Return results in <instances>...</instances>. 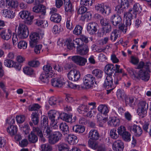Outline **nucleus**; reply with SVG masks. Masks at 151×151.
I'll use <instances>...</instances> for the list:
<instances>
[{
    "label": "nucleus",
    "mask_w": 151,
    "mask_h": 151,
    "mask_svg": "<svg viewBox=\"0 0 151 151\" xmlns=\"http://www.w3.org/2000/svg\"><path fill=\"white\" fill-rule=\"evenodd\" d=\"M23 71L26 74L31 75L33 74V70L30 67H26L23 68Z\"/></svg>",
    "instance_id": "48"
},
{
    "label": "nucleus",
    "mask_w": 151,
    "mask_h": 151,
    "mask_svg": "<svg viewBox=\"0 0 151 151\" xmlns=\"http://www.w3.org/2000/svg\"><path fill=\"white\" fill-rule=\"evenodd\" d=\"M147 104L145 101H141L138 104V108L137 109L139 110H147V108L148 104H147V106L146 107Z\"/></svg>",
    "instance_id": "47"
},
{
    "label": "nucleus",
    "mask_w": 151,
    "mask_h": 151,
    "mask_svg": "<svg viewBox=\"0 0 151 151\" xmlns=\"http://www.w3.org/2000/svg\"><path fill=\"white\" fill-rule=\"evenodd\" d=\"M129 61L132 64L136 65L139 62V59L137 58L132 56L131 57Z\"/></svg>",
    "instance_id": "60"
},
{
    "label": "nucleus",
    "mask_w": 151,
    "mask_h": 151,
    "mask_svg": "<svg viewBox=\"0 0 151 151\" xmlns=\"http://www.w3.org/2000/svg\"><path fill=\"white\" fill-rule=\"evenodd\" d=\"M68 58L71 59L74 63L80 66H84L87 62L86 58L79 55L70 56Z\"/></svg>",
    "instance_id": "5"
},
{
    "label": "nucleus",
    "mask_w": 151,
    "mask_h": 151,
    "mask_svg": "<svg viewBox=\"0 0 151 151\" xmlns=\"http://www.w3.org/2000/svg\"><path fill=\"white\" fill-rule=\"evenodd\" d=\"M58 149L59 151H69V148L67 145L62 143L59 145Z\"/></svg>",
    "instance_id": "45"
},
{
    "label": "nucleus",
    "mask_w": 151,
    "mask_h": 151,
    "mask_svg": "<svg viewBox=\"0 0 151 151\" xmlns=\"http://www.w3.org/2000/svg\"><path fill=\"white\" fill-rule=\"evenodd\" d=\"M142 10V7L138 3H135L133 5V10L134 12L136 13V12H140Z\"/></svg>",
    "instance_id": "53"
},
{
    "label": "nucleus",
    "mask_w": 151,
    "mask_h": 151,
    "mask_svg": "<svg viewBox=\"0 0 151 151\" xmlns=\"http://www.w3.org/2000/svg\"><path fill=\"white\" fill-rule=\"evenodd\" d=\"M19 15L20 17L23 19L27 21V23L30 24L34 18L33 15H31L30 12L27 11L23 10L21 11Z\"/></svg>",
    "instance_id": "8"
},
{
    "label": "nucleus",
    "mask_w": 151,
    "mask_h": 151,
    "mask_svg": "<svg viewBox=\"0 0 151 151\" xmlns=\"http://www.w3.org/2000/svg\"><path fill=\"white\" fill-rule=\"evenodd\" d=\"M66 140L70 145H74L78 141L77 137L73 134H69L66 138Z\"/></svg>",
    "instance_id": "27"
},
{
    "label": "nucleus",
    "mask_w": 151,
    "mask_h": 151,
    "mask_svg": "<svg viewBox=\"0 0 151 151\" xmlns=\"http://www.w3.org/2000/svg\"><path fill=\"white\" fill-rule=\"evenodd\" d=\"M36 24L38 26H40L41 27H47L48 25L47 21H43L42 20L37 19L36 22Z\"/></svg>",
    "instance_id": "38"
},
{
    "label": "nucleus",
    "mask_w": 151,
    "mask_h": 151,
    "mask_svg": "<svg viewBox=\"0 0 151 151\" xmlns=\"http://www.w3.org/2000/svg\"><path fill=\"white\" fill-rule=\"evenodd\" d=\"M41 151H51L52 147L48 144H45L41 146Z\"/></svg>",
    "instance_id": "44"
},
{
    "label": "nucleus",
    "mask_w": 151,
    "mask_h": 151,
    "mask_svg": "<svg viewBox=\"0 0 151 151\" xmlns=\"http://www.w3.org/2000/svg\"><path fill=\"white\" fill-rule=\"evenodd\" d=\"M18 47L19 49H25L27 46V42L24 40H22L19 42L18 43Z\"/></svg>",
    "instance_id": "42"
},
{
    "label": "nucleus",
    "mask_w": 151,
    "mask_h": 151,
    "mask_svg": "<svg viewBox=\"0 0 151 151\" xmlns=\"http://www.w3.org/2000/svg\"><path fill=\"white\" fill-rule=\"evenodd\" d=\"M80 74L79 71L77 70L70 71L68 74V78L70 80L73 81H77L80 78Z\"/></svg>",
    "instance_id": "10"
},
{
    "label": "nucleus",
    "mask_w": 151,
    "mask_h": 151,
    "mask_svg": "<svg viewBox=\"0 0 151 151\" xmlns=\"http://www.w3.org/2000/svg\"><path fill=\"white\" fill-rule=\"evenodd\" d=\"M40 108V106L38 104H35L29 106V111L37 110Z\"/></svg>",
    "instance_id": "58"
},
{
    "label": "nucleus",
    "mask_w": 151,
    "mask_h": 151,
    "mask_svg": "<svg viewBox=\"0 0 151 151\" xmlns=\"http://www.w3.org/2000/svg\"><path fill=\"white\" fill-rule=\"evenodd\" d=\"M103 71L100 70L95 69L92 71V73L97 78H101L103 74Z\"/></svg>",
    "instance_id": "35"
},
{
    "label": "nucleus",
    "mask_w": 151,
    "mask_h": 151,
    "mask_svg": "<svg viewBox=\"0 0 151 151\" xmlns=\"http://www.w3.org/2000/svg\"><path fill=\"white\" fill-rule=\"evenodd\" d=\"M99 134L98 131L95 129H91L89 133V137L93 140H96L99 139Z\"/></svg>",
    "instance_id": "26"
},
{
    "label": "nucleus",
    "mask_w": 151,
    "mask_h": 151,
    "mask_svg": "<svg viewBox=\"0 0 151 151\" xmlns=\"http://www.w3.org/2000/svg\"><path fill=\"white\" fill-rule=\"evenodd\" d=\"M44 129L43 131L44 134L47 138H48L51 135V131L48 126L44 127Z\"/></svg>",
    "instance_id": "50"
},
{
    "label": "nucleus",
    "mask_w": 151,
    "mask_h": 151,
    "mask_svg": "<svg viewBox=\"0 0 151 151\" xmlns=\"http://www.w3.org/2000/svg\"><path fill=\"white\" fill-rule=\"evenodd\" d=\"M72 115H69L64 113L60 114V118L67 122L72 123L73 122L74 119H72Z\"/></svg>",
    "instance_id": "24"
},
{
    "label": "nucleus",
    "mask_w": 151,
    "mask_h": 151,
    "mask_svg": "<svg viewBox=\"0 0 151 151\" xmlns=\"http://www.w3.org/2000/svg\"><path fill=\"white\" fill-rule=\"evenodd\" d=\"M49 103L51 105L57 104V98L54 97H51L49 99Z\"/></svg>",
    "instance_id": "64"
},
{
    "label": "nucleus",
    "mask_w": 151,
    "mask_h": 151,
    "mask_svg": "<svg viewBox=\"0 0 151 151\" xmlns=\"http://www.w3.org/2000/svg\"><path fill=\"white\" fill-rule=\"evenodd\" d=\"M126 131L125 127L123 126H120L117 129L118 132L119 134L121 135Z\"/></svg>",
    "instance_id": "63"
},
{
    "label": "nucleus",
    "mask_w": 151,
    "mask_h": 151,
    "mask_svg": "<svg viewBox=\"0 0 151 151\" xmlns=\"http://www.w3.org/2000/svg\"><path fill=\"white\" fill-rule=\"evenodd\" d=\"M124 98L126 104L130 106V107L132 106V104L134 101L133 97L130 96H126Z\"/></svg>",
    "instance_id": "39"
},
{
    "label": "nucleus",
    "mask_w": 151,
    "mask_h": 151,
    "mask_svg": "<svg viewBox=\"0 0 151 151\" xmlns=\"http://www.w3.org/2000/svg\"><path fill=\"white\" fill-rule=\"evenodd\" d=\"M110 135L111 138L114 139H117L119 137L117 133L116 130L114 129L110 130Z\"/></svg>",
    "instance_id": "54"
},
{
    "label": "nucleus",
    "mask_w": 151,
    "mask_h": 151,
    "mask_svg": "<svg viewBox=\"0 0 151 151\" xmlns=\"http://www.w3.org/2000/svg\"><path fill=\"white\" fill-rule=\"evenodd\" d=\"M88 144L89 146L93 149H95L98 147V143L95 141H89Z\"/></svg>",
    "instance_id": "59"
},
{
    "label": "nucleus",
    "mask_w": 151,
    "mask_h": 151,
    "mask_svg": "<svg viewBox=\"0 0 151 151\" xmlns=\"http://www.w3.org/2000/svg\"><path fill=\"white\" fill-rule=\"evenodd\" d=\"M1 13L3 16L7 18L12 19L15 16V13L12 11L6 9H2Z\"/></svg>",
    "instance_id": "17"
},
{
    "label": "nucleus",
    "mask_w": 151,
    "mask_h": 151,
    "mask_svg": "<svg viewBox=\"0 0 151 151\" xmlns=\"http://www.w3.org/2000/svg\"><path fill=\"white\" fill-rule=\"evenodd\" d=\"M12 8H16L18 6L19 4L16 0H4L2 5L4 6L6 4Z\"/></svg>",
    "instance_id": "21"
},
{
    "label": "nucleus",
    "mask_w": 151,
    "mask_h": 151,
    "mask_svg": "<svg viewBox=\"0 0 151 151\" xmlns=\"http://www.w3.org/2000/svg\"><path fill=\"white\" fill-rule=\"evenodd\" d=\"M97 23L93 22H90L87 25V31L91 35L95 34L97 30Z\"/></svg>",
    "instance_id": "9"
},
{
    "label": "nucleus",
    "mask_w": 151,
    "mask_h": 151,
    "mask_svg": "<svg viewBox=\"0 0 151 151\" xmlns=\"http://www.w3.org/2000/svg\"><path fill=\"white\" fill-rule=\"evenodd\" d=\"M66 25L67 28L71 30L73 28L71 16H68L66 19Z\"/></svg>",
    "instance_id": "36"
},
{
    "label": "nucleus",
    "mask_w": 151,
    "mask_h": 151,
    "mask_svg": "<svg viewBox=\"0 0 151 151\" xmlns=\"http://www.w3.org/2000/svg\"><path fill=\"white\" fill-rule=\"evenodd\" d=\"M34 132H36L40 137V139L42 142H44L45 141V139L43 137V134L41 129L39 127H33V131L31 132L30 134L28 136V139L29 142L35 143L38 140V138L37 136L34 134Z\"/></svg>",
    "instance_id": "2"
},
{
    "label": "nucleus",
    "mask_w": 151,
    "mask_h": 151,
    "mask_svg": "<svg viewBox=\"0 0 151 151\" xmlns=\"http://www.w3.org/2000/svg\"><path fill=\"white\" fill-rule=\"evenodd\" d=\"M89 48L86 44H83V45L77 47L76 51L77 53L81 55H86L89 51Z\"/></svg>",
    "instance_id": "14"
},
{
    "label": "nucleus",
    "mask_w": 151,
    "mask_h": 151,
    "mask_svg": "<svg viewBox=\"0 0 151 151\" xmlns=\"http://www.w3.org/2000/svg\"><path fill=\"white\" fill-rule=\"evenodd\" d=\"M7 131L8 132L11 136L14 135L16 133L17 131V127L15 126L10 125L8 127Z\"/></svg>",
    "instance_id": "33"
},
{
    "label": "nucleus",
    "mask_w": 151,
    "mask_h": 151,
    "mask_svg": "<svg viewBox=\"0 0 151 151\" xmlns=\"http://www.w3.org/2000/svg\"><path fill=\"white\" fill-rule=\"evenodd\" d=\"M30 46L32 47H34L40 38L39 35L36 32H32L30 35Z\"/></svg>",
    "instance_id": "11"
},
{
    "label": "nucleus",
    "mask_w": 151,
    "mask_h": 151,
    "mask_svg": "<svg viewBox=\"0 0 151 151\" xmlns=\"http://www.w3.org/2000/svg\"><path fill=\"white\" fill-rule=\"evenodd\" d=\"M82 27L79 25H77L75 27L73 31V33L76 35H80L81 34Z\"/></svg>",
    "instance_id": "41"
},
{
    "label": "nucleus",
    "mask_w": 151,
    "mask_h": 151,
    "mask_svg": "<svg viewBox=\"0 0 151 151\" xmlns=\"http://www.w3.org/2000/svg\"><path fill=\"white\" fill-rule=\"evenodd\" d=\"M127 70L131 76L134 78H140L145 81H148L150 78L149 72L143 69L138 70L128 68Z\"/></svg>",
    "instance_id": "1"
},
{
    "label": "nucleus",
    "mask_w": 151,
    "mask_h": 151,
    "mask_svg": "<svg viewBox=\"0 0 151 151\" xmlns=\"http://www.w3.org/2000/svg\"><path fill=\"white\" fill-rule=\"evenodd\" d=\"M43 69L44 72L41 75L40 78L42 82L47 83L48 82V78L52 77L53 75V71L49 64L44 65Z\"/></svg>",
    "instance_id": "3"
},
{
    "label": "nucleus",
    "mask_w": 151,
    "mask_h": 151,
    "mask_svg": "<svg viewBox=\"0 0 151 151\" xmlns=\"http://www.w3.org/2000/svg\"><path fill=\"white\" fill-rule=\"evenodd\" d=\"M128 129L130 131L133 132L136 136H140L142 133V130L140 127L136 124L129 126Z\"/></svg>",
    "instance_id": "15"
},
{
    "label": "nucleus",
    "mask_w": 151,
    "mask_h": 151,
    "mask_svg": "<svg viewBox=\"0 0 151 151\" xmlns=\"http://www.w3.org/2000/svg\"><path fill=\"white\" fill-rule=\"evenodd\" d=\"M50 20L55 23H58L61 20V16L59 14H57L51 15L50 17Z\"/></svg>",
    "instance_id": "32"
},
{
    "label": "nucleus",
    "mask_w": 151,
    "mask_h": 151,
    "mask_svg": "<svg viewBox=\"0 0 151 151\" xmlns=\"http://www.w3.org/2000/svg\"><path fill=\"white\" fill-rule=\"evenodd\" d=\"M65 44L67 48L69 49H72L74 47L75 44L73 43V40L70 39H68L65 41Z\"/></svg>",
    "instance_id": "43"
},
{
    "label": "nucleus",
    "mask_w": 151,
    "mask_h": 151,
    "mask_svg": "<svg viewBox=\"0 0 151 151\" xmlns=\"http://www.w3.org/2000/svg\"><path fill=\"white\" fill-rule=\"evenodd\" d=\"M17 35L21 39L27 38L29 35L28 29L27 26L22 24H19L18 28Z\"/></svg>",
    "instance_id": "4"
},
{
    "label": "nucleus",
    "mask_w": 151,
    "mask_h": 151,
    "mask_svg": "<svg viewBox=\"0 0 151 151\" xmlns=\"http://www.w3.org/2000/svg\"><path fill=\"white\" fill-rule=\"evenodd\" d=\"M89 107L85 104L80 105L77 108V111L80 114H84L88 110Z\"/></svg>",
    "instance_id": "29"
},
{
    "label": "nucleus",
    "mask_w": 151,
    "mask_h": 151,
    "mask_svg": "<svg viewBox=\"0 0 151 151\" xmlns=\"http://www.w3.org/2000/svg\"><path fill=\"white\" fill-rule=\"evenodd\" d=\"M111 20L113 25L114 26H117L122 24L121 17L118 15H113L111 18Z\"/></svg>",
    "instance_id": "19"
},
{
    "label": "nucleus",
    "mask_w": 151,
    "mask_h": 151,
    "mask_svg": "<svg viewBox=\"0 0 151 151\" xmlns=\"http://www.w3.org/2000/svg\"><path fill=\"white\" fill-rule=\"evenodd\" d=\"M144 68L148 72H151V62H147L145 63Z\"/></svg>",
    "instance_id": "62"
},
{
    "label": "nucleus",
    "mask_w": 151,
    "mask_h": 151,
    "mask_svg": "<svg viewBox=\"0 0 151 151\" xmlns=\"http://www.w3.org/2000/svg\"><path fill=\"white\" fill-rule=\"evenodd\" d=\"M60 113L54 110L50 111L48 113L49 118L51 121V122H53L56 121L55 119L57 118L58 119L60 118Z\"/></svg>",
    "instance_id": "18"
},
{
    "label": "nucleus",
    "mask_w": 151,
    "mask_h": 151,
    "mask_svg": "<svg viewBox=\"0 0 151 151\" xmlns=\"http://www.w3.org/2000/svg\"><path fill=\"white\" fill-rule=\"evenodd\" d=\"M116 95L118 98L120 99H122L126 97L124 92L123 90L119 89L116 92Z\"/></svg>",
    "instance_id": "49"
},
{
    "label": "nucleus",
    "mask_w": 151,
    "mask_h": 151,
    "mask_svg": "<svg viewBox=\"0 0 151 151\" xmlns=\"http://www.w3.org/2000/svg\"><path fill=\"white\" fill-rule=\"evenodd\" d=\"M62 28L60 25H55L53 27L52 31L55 34L59 33L62 30Z\"/></svg>",
    "instance_id": "51"
},
{
    "label": "nucleus",
    "mask_w": 151,
    "mask_h": 151,
    "mask_svg": "<svg viewBox=\"0 0 151 151\" xmlns=\"http://www.w3.org/2000/svg\"><path fill=\"white\" fill-rule=\"evenodd\" d=\"M52 85L54 87H61L64 84V79L62 77L56 78L51 80Z\"/></svg>",
    "instance_id": "16"
},
{
    "label": "nucleus",
    "mask_w": 151,
    "mask_h": 151,
    "mask_svg": "<svg viewBox=\"0 0 151 151\" xmlns=\"http://www.w3.org/2000/svg\"><path fill=\"white\" fill-rule=\"evenodd\" d=\"M104 6L103 3L97 4L95 6L96 10L98 12L104 14Z\"/></svg>",
    "instance_id": "40"
},
{
    "label": "nucleus",
    "mask_w": 151,
    "mask_h": 151,
    "mask_svg": "<svg viewBox=\"0 0 151 151\" xmlns=\"http://www.w3.org/2000/svg\"><path fill=\"white\" fill-rule=\"evenodd\" d=\"M85 129V127L83 126L78 125H76L72 128V130L74 132L78 133L83 132Z\"/></svg>",
    "instance_id": "31"
},
{
    "label": "nucleus",
    "mask_w": 151,
    "mask_h": 151,
    "mask_svg": "<svg viewBox=\"0 0 151 151\" xmlns=\"http://www.w3.org/2000/svg\"><path fill=\"white\" fill-rule=\"evenodd\" d=\"M95 80V78L92 75L89 74L86 75L83 78V83L85 88L88 89L92 86Z\"/></svg>",
    "instance_id": "7"
},
{
    "label": "nucleus",
    "mask_w": 151,
    "mask_h": 151,
    "mask_svg": "<svg viewBox=\"0 0 151 151\" xmlns=\"http://www.w3.org/2000/svg\"><path fill=\"white\" fill-rule=\"evenodd\" d=\"M62 134L58 131L54 133L49 138V142L51 144H54L59 140L61 138Z\"/></svg>",
    "instance_id": "12"
},
{
    "label": "nucleus",
    "mask_w": 151,
    "mask_h": 151,
    "mask_svg": "<svg viewBox=\"0 0 151 151\" xmlns=\"http://www.w3.org/2000/svg\"><path fill=\"white\" fill-rule=\"evenodd\" d=\"M59 128L64 134H67L69 133L68 126L66 123H60L59 126Z\"/></svg>",
    "instance_id": "34"
},
{
    "label": "nucleus",
    "mask_w": 151,
    "mask_h": 151,
    "mask_svg": "<svg viewBox=\"0 0 151 151\" xmlns=\"http://www.w3.org/2000/svg\"><path fill=\"white\" fill-rule=\"evenodd\" d=\"M94 2V0H81V4L85 6H91Z\"/></svg>",
    "instance_id": "55"
},
{
    "label": "nucleus",
    "mask_w": 151,
    "mask_h": 151,
    "mask_svg": "<svg viewBox=\"0 0 151 151\" xmlns=\"http://www.w3.org/2000/svg\"><path fill=\"white\" fill-rule=\"evenodd\" d=\"M98 109L99 112L105 115L109 112L108 107L104 104L100 105L98 108Z\"/></svg>",
    "instance_id": "30"
},
{
    "label": "nucleus",
    "mask_w": 151,
    "mask_h": 151,
    "mask_svg": "<svg viewBox=\"0 0 151 151\" xmlns=\"http://www.w3.org/2000/svg\"><path fill=\"white\" fill-rule=\"evenodd\" d=\"M113 80L112 76H107L104 84V87L107 89L112 88L113 87Z\"/></svg>",
    "instance_id": "22"
},
{
    "label": "nucleus",
    "mask_w": 151,
    "mask_h": 151,
    "mask_svg": "<svg viewBox=\"0 0 151 151\" xmlns=\"http://www.w3.org/2000/svg\"><path fill=\"white\" fill-rule=\"evenodd\" d=\"M17 122L19 123H23L25 120V117L24 115L17 116L16 117Z\"/></svg>",
    "instance_id": "57"
},
{
    "label": "nucleus",
    "mask_w": 151,
    "mask_h": 151,
    "mask_svg": "<svg viewBox=\"0 0 151 151\" xmlns=\"http://www.w3.org/2000/svg\"><path fill=\"white\" fill-rule=\"evenodd\" d=\"M118 30H114L112 32L110 36V39L113 41H115L118 37Z\"/></svg>",
    "instance_id": "52"
},
{
    "label": "nucleus",
    "mask_w": 151,
    "mask_h": 151,
    "mask_svg": "<svg viewBox=\"0 0 151 151\" xmlns=\"http://www.w3.org/2000/svg\"><path fill=\"white\" fill-rule=\"evenodd\" d=\"M64 7L65 11L72 13L73 11V6L70 0H64Z\"/></svg>",
    "instance_id": "25"
},
{
    "label": "nucleus",
    "mask_w": 151,
    "mask_h": 151,
    "mask_svg": "<svg viewBox=\"0 0 151 151\" xmlns=\"http://www.w3.org/2000/svg\"><path fill=\"white\" fill-rule=\"evenodd\" d=\"M114 70V67L112 64H107L105 67L104 72L107 76H112Z\"/></svg>",
    "instance_id": "23"
},
{
    "label": "nucleus",
    "mask_w": 151,
    "mask_h": 151,
    "mask_svg": "<svg viewBox=\"0 0 151 151\" xmlns=\"http://www.w3.org/2000/svg\"><path fill=\"white\" fill-rule=\"evenodd\" d=\"M137 112L139 117L142 118L146 116L147 111L146 110L137 109Z\"/></svg>",
    "instance_id": "56"
},
{
    "label": "nucleus",
    "mask_w": 151,
    "mask_h": 151,
    "mask_svg": "<svg viewBox=\"0 0 151 151\" xmlns=\"http://www.w3.org/2000/svg\"><path fill=\"white\" fill-rule=\"evenodd\" d=\"M119 120L116 117H114L110 118V119L108 123L109 126L116 127L119 125Z\"/></svg>",
    "instance_id": "28"
},
{
    "label": "nucleus",
    "mask_w": 151,
    "mask_h": 151,
    "mask_svg": "<svg viewBox=\"0 0 151 151\" xmlns=\"http://www.w3.org/2000/svg\"><path fill=\"white\" fill-rule=\"evenodd\" d=\"M32 9L33 11L36 13H40L41 15H39L40 18H43L45 13L44 6L42 4H36Z\"/></svg>",
    "instance_id": "13"
},
{
    "label": "nucleus",
    "mask_w": 151,
    "mask_h": 151,
    "mask_svg": "<svg viewBox=\"0 0 151 151\" xmlns=\"http://www.w3.org/2000/svg\"><path fill=\"white\" fill-rule=\"evenodd\" d=\"M123 139L125 141H129L131 140V135L127 131L125 132L121 135Z\"/></svg>",
    "instance_id": "46"
},
{
    "label": "nucleus",
    "mask_w": 151,
    "mask_h": 151,
    "mask_svg": "<svg viewBox=\"0 0 151 151\" xmlns=\"http://www.w3.org/2000/svg\"><path fill=\"white\" fill-rule=\"evenodd\" d=\"M124 148L123 143L118 140L114 142L113 145V149L115 151H122Z\"/></svg>",
    "instance_id": "20"
},
{
    "label": "nucleus",
    "mask_w": 151,
    "mask_h": 151,
    "mask_svg": "<svg viewBox=\"0 0 151 151\" xmlns=\"http://www.w3.org/2000/svg\"><path fill=\"white\" fill-rule=\"evenodd\" d=\"M31 120L35 124H37L39 121L38 114L36 112H33L31 115Z\"/></svg>",
    "instance_id": "37"
},
{
    "label": "nucleus",
    "mask_w": 151,
    "mask_h": 151,
    "mask_svg": "<svg viewBox=\"0 0 151 151\" xmlns=\"http://www.w3.org/2000/svg\"><path fill=\"white\" fill-rule=\"evenodd\" d=\"M28 64L31 67H37L39 65L40 63L37 60H32L29 61L28 63Z\"/></svg>",
    "instance_id": "61"
},
{
    "label": "nucleus",
    "mask_w": 151,
    "mask_h": 151,
    "mask_svg": "<svg viewBox=\"0 0 151 151\" xmlns=\"http://www.w3.org/2000/svg\"><path fill=\"white\" fill-rule=\"evenodd\" d=\"M136 13L134 12L133 9H130L124 14V18L125 19L126 26H129L131 24V20L133 17H136Z\"/></svg>",
    "instance_id": "6"
}]
</instances>
